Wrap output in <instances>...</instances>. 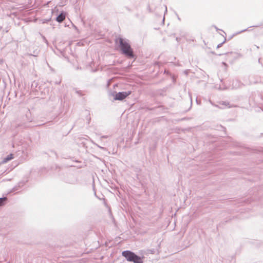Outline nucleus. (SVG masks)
Listing matches in <instances>:
<instances>
[{"label": "nucleus", "instance_id": "f257e3e1", "mask_svg": "<svg viewBox=\"0 0 263 263\" xmlns=\"http://www.w3.org/2000/svg\"><path fill=\"white\" fill-rule=\"evenodd\" d=\"M118 41L122 53L129 59L134 58L135 54L128 41L122 37H119L116 40V42Z\"/></svg>", "mask_w": 263, "mask_h": 263}, {"label": "nucleus", "instance_id": "f03ea898", "mask_svg": "<svg viewBox=\"0 0 263 263\" xmlns=\"http://www.w3.org/2000/svg\"><path fill=\"white\" fill-rule=\"evenodd\" d=\"M122 255L127 261L133 262L134 263H143V257H141L136 255L134 252L126 250L122 252Z\"/></svg>", "mask_w": 263, "mask_h": 263}, {"label": "nucleus", "instance_id": "7ed1b4c3", "mask_svg": "<svg viewBox=\"0 0 263 263\" xmlns=\"http://www.w3.org/2000/svg\"><path fill=\"white\" fill-rule=\"evenodd\" d=\"M131 94V91L119 92L116 94L114 98L115 100H123Z\"/></svg>", "mask_w": 263, "mask_h": 263}, {"label": "nucleus", "instance_id": "20e7f679", "mask_svg": "<svg viewBox=\"0 0 263 263\" xmlns=\"http://www.w3.org/2000/svg\"><path fill=\"white\" fill-rule=\"evenodd\" d=\"M13 158V154H10L9 155H8L7 157L4 158L2 161V163L4 164L8 162L9 161L11 160Z\"/></svg>", "mask_w": 263, "mask_h": 263}, {"label": "nucleus", "instance_id": "39448f33", "mask_svg": "<svg viewBox=\"0 0 263 263\" xmlns=\"http://www.w3.org/2000/svg\"><path fill=\"white\" fill-rule=\"evenodd\" d=\"M65 18V14L63 13H61L57 17L56 20L57 22L61 23V22H63Z\"/></svg>", "mask_w": 263, "mask_h": 263}, {"label": "nucleus", "instance_id": "423d86ee", "mask_svg": "<svg viewBox=\"0 0 263 263\" xmlns=\"http://www.w3.org/2000/svg\"><path fill=\"white\" fill-rule=\"evenodd\" d=\"M253 76H249V81H245V84L246 85H249V84H253V83H257L258 82V81H253L252 80V78H253Z\"/></svg>", "mask_w": 263, "mask_h": 263}, {"label": "nucleus", "instance_id": "0eeeda50", "mask_svg": "<svg viewBox=\"0 0 263 263\" xmlns=\"http://www.w3.org/2000/svg\"><path fill=\"white\" fill-rule=\"evenodd\" d=\"M219 104L221 105H222L223 106V107H219L220 108H226V107H230L229 105V103L227 102H226V101H221V102H219Z\"/></svg>", "mask_w": 263, "mask_h": 263}, {"label": "nucleus", "instance_id": "6e6552de", "mask_svg": "<svg viewBox=\"0 0 263 263\" xmlns=\"http://www.w3.org/2000/svg\"><path fill=\"white\" fill-rule=\"evenodd\" d=\"M6 200H7L6 197L0 198V206L4 205Z\"/></svg>", "mask_w": 263, "mask_h": 263}, {"label": "nucleus", "instance_id": "1a4fd4ad", "mask_svg": "<svg viewBox=\"0 0 263 263\" xmlns=\"http://www.w3.org/2000/svg\"><path fill=\"white\" fill-rule=\"evenodd\" d=\"M240 86V84L239 83V82L237 81H234L233 83V87L237 88L238 87H239Z\"/></svg>", "mask_w": 263, "mask_h": 263}, {"label": "nucleus", "instance_id": "9d476101", "mask_svg": "<svg viewBox=\"0 0 263 263\" xmlns=\"http://www.w3.org/2000/svg\"><path fill=\"white\" fill-rule=\"evenodd\" d=\"M92 143H93L94 145H96V146H97V147H98L99 148H101V149H103V150H106V148L103 147H102V146H101L99 145L98 144H97L96 143H95V142H93V141H92Z\"/></svg>", "mask_w": 263, "mask_h": 263}, {"label": "nucleus", "instance_id": "9b49d317", "mask_svg": "<svg viewBox=\"0 0 263 263\" xmlns=\"http://www.w3.org/2000/svg\"><path fill=\"white\" fill-rule=\"evenodd\" d=\"M76 92L78 95H79V96H82V92L80 90H76Z\"/></svg>", "mask_w": 263, "mask_h": 263}, {"label": "nucleus", "instance_id": "f8f14e48", "mask_svg": "<svg viewBox=\"0 0 263 263\" xmlns=\"http://www.w3.org/2000/svg\"><path fill=\"white\" fill-rule=\"evenodd\" d=\"M225 41H226V40L223 42H222L221 43H220L219 44H218L217 45V48L220 47L222 46V45L225 42Z\"/></svg>", "mask_w": 263, "mask_h": 263}, {"label": "nucleus", "instance_id": "ddd939ff", "mask_svg": "<svg viewBox=\"0 0 263 263\" xmlns=\"http://www.w3.org/2000/svg\"><path fill=\"white\" fill-rule=\"evenodd\" d=\"M247 29H246L242 30H241V31H239L238 33H240L243 32H244V31H247Z\"/></svg>", "mask_w": 263, "mask_h": 263}, {"label": "nucleus", "instance_id": "4468645a", "mask_svg": "<svg viewBox=\"0 0 263 263\" xmlns=\"http://www.w3.org/2000/svg\"><path fill=\"white\" fill-rule=\"evenodd\" d=\"M108 137V136H102L101 137V139L102 138H107Z\"/></svg>", "mask_w": 263, "mask_h": 263}, {"label": "nucleus", "instance_id": "2eb2a0df", "mask_svg": "<svg viewBox=\"0 0 263 263\" xmlns=\"http://www.w3.org/2000/svg\"><path fill=\"white\" fill-rule=\"evenodd\" d=\"M176 41H177V42H179L180 41V38H179L178 37H177L176 38Z\"/></svg>", "mask_w": 263, "mask_h": 263}, {"label": "nucleus", "instance_id": "dca6fc26", "mask_svg": "<svg viewBox=\"0 0 263 263\" xmlns=\"http://www.w3.org/2000/svg\"><path fill=\"white\" fill-rule=\"evenodd\" d=\"M222 64L224 66H227V64L225 62H222Z\"/></svg>", "mask_w": 263, "mask_h": 263}, {"label": "nucleus", "instance_id": "f3484780", "mask_svg": "<svg viewBox=\"0 0 263 263\" xmlns=\"http://www.w3.org/2000/svg\"><path fill=\"white\" fill-rule=\"evenodd\" d=\"M214 28L216 29V30H220L218 28H217L216 26H214Z\"/></svg>", "mask_w": 263, "mask_h": 263}, {"label": "nucleus", "instance_id": "a211bd4d", "mask_svg": "<svg viewBox=\"0 0 263 263\" xmlns=\"http://www.w3.org/2000/svg\"><path fill=\"white\" fill-rule=\"evenodd\" d=\"M17 190V189H16V187H14L13 188V190H14V191H16Z\"/></svg>", "mask_w": 263, "mask_h": 263}, {"label": "nucleus", "instance_id": "6ab92c4d", "mask_svg": "<svg viewBox=\"0 0 263 263\" xmlns=\"http://www.w3.org/2000/svg\"><path fill=\"white\" fill-rule=\"evenodd\" d=\"M260 60H261V59H260V58H259V59H258V63H260Z\"/></svg>", "mask_w": 263, "mask_h": 263}, {"label": "nucleus", "instance_id": "aec40b11", "mask_svg": "<svg viewBox=\"0 0 263 263\" xmlns=\"http://www.w3.org/2000/svg\"><path fill=\"white\" fill-rule=\"evenodd\" d=\"M232 52L227 53V55H229L230 54H232Z\"/></svg>", "mask_w": 263, "mask_h": 263}, {"label": "nucleus", "instance_id": "412c9836", "mask_svg": "<svg viewBox=\"0 0 263 263\" xmlns=\"http://www.w3.org/2000/svg\"><path fill=\"white\" fill-rule=\"evenodd\" d=\"M30 55H32V56H36V55L32 54H30Z\"/></svg>", "mask_w": 263, "mask_h": 263}, {"label": "nucleus", "instance_id": "4be33fe9", "mask_svg": "<svg viewBox=\"0 0 263 263\" xmlns=\"http://www.w3.org/2000/svg\"><path fill=\"white\" fill-rule=\"evenodd\" d=\"M167 11V8H166V6H165V12Z\"/></svg>", "mask_w": 263, "mask_h": 263}, {"label": "nucleus", "instance_id": "5701e85b", "mask_svg": "<svg viewBox=\"0 0 263 263\" xmlns=\"http://www.w3.org/2000/svg\"><path fill=\"white\" fill-rule=\"evenodd\" d=\"M178 19L179 20H180V18H179V17H178Z\"/></svg>", "mask_w": 263, "mask_h": 263}, {"label": "nucleus", "instance_id": "b1692460", "mask_svg": "<svg viewBox=\"0 0 263 263\" xmlns=\"http://www.w3.org/2000/svg\"><path fill=\"white\" fill-rule=\"evenodd\" d=\"M253 27H258V26H254Z\"/></svg>", "mask_w": 263, "mask_h": 263}]
</instances>
